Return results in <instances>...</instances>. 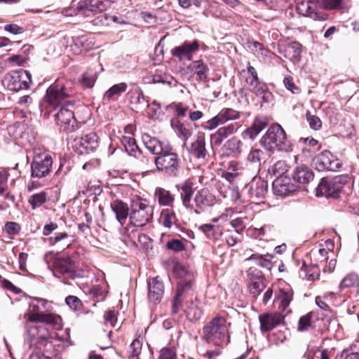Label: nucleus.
<instances>
[{"instance_id":"44","label":"nucleus","mask_w":359,"mask_h":359,"mask_svg":"<svg viewBox=\"0 0 359 359\" xmlns=\"http://www.w3.org/2000/svg\"><path fill=\"white\" fill-rule=\"evenodd\" d=\"M185 312L187 318L190 321H197L200 320L202 316V310L199 308L198 305L194 302L190 303V305L188 306Z\"/></svg>"},{"instance_id":"13","label":"nucleus","mask_w":359,"mask_h":359,"mask_svg":"<svg viewBox=\"0 0 359 359\" xmlns=\"http://www.w3.org/2000/svg\"><path fill=\"white\" fill-rule=\"evenodd\" d=\"M240 112L231 108H223L215 116L206 122L204 128L207 130H212L220 125L228 121L238 119Z\"/></svg>"},{"instance_id":"53","label":"nucleus","mask_w":359,"mask_h":359,"mask_svg":"<svg viewBox=\"0 0 359 359\" xmlns=\"http://www.w3.org/2000/svg\"><path fill=\"white\" fill-rule=\"evenodd\" d=\"M68 264V260H59L56 263V270L62 275H67L68 277L73 278L74 272L72 266Z\"/></svg>"},{"instance_id":"30","label":"nucleus","mask_w":359,"mask_h":359,"mask_svg":"<svg viewBox=\"0 0 359 359\" xmlns=\"http://www.w3.org/2000/svg\"><path fill=\"white\" fill-rule=\"evenodd\" d=\"M39 332L40 331L36 326H31L27 328L28 340L30 342L29 348L43 344L48 341V337Z\"/></svg>"},{"instance_id":"47","label":"nucleus","mask_w":359,"mask_h":359,"mask_svg":"<svg viewBox=\"0 0 359 359\" xmlns=\"http://www.w3.org/2000/svg\"><path fill=\"white\" fill-rule=\"evenodd\" d=\"M248 161L259 167L262 161H265L264 153L259 149H252L247 157Z\"/></svg>"},{"instance_id":"21","label":"nucleus","mask_w":359,"mask_h":359,"mask_svg":"<svg viewBox=\"0 0 359 359\" xmlns=\"http://www.w3.org/2000/svg\"><path fill=\"white\" fill-rule=\"evenodd\" d=\"M278 52L293 63H297L301 60L302 45L299 42L292 41L286 46H279Z\"/></svg>"},{"instance_id":"3","label":"nucleus","mask_w":359,"mask_h":359,"mask_svg":"<svg viewBox=\"0 0 359 359\" xmlns=\"http://www.w3.org/2000/svg\"><path fill=\"white\" fill-rule=\"evenodd\" d=\"M72 95V91L62 81L57 80L48 88L43 100L46 107L56 109L62 106L73 105L74 101L67 100Z\"/></svg>"},{"instance_id":"35","label":"nucleus","mask_w":359,"mask_h":359,"mask_svg":"<svg viewBox=\"0 0 359 359\" xmlns=\"http://www.w3.org/2000/svg\"><path fill=\"white\" fill-rule=\"evenodd\" d=\"M266 125L267 123L264 118H257L255 119L252 126L244 131L243 134L251 140H253L266 128Z\"/></svg>"},{"instance_id":"20","label":"nucleus","mask_w":359,"mask_h":359,"mask_svg":"<svg viewBox=\"0 0 359 359\" xmlns=\"http://www.w3.org/2000/svg\"><path fill=\"white\" fill-rule=\"evenodd\" d=\"M164 294V285L158 278H154L148 283V299L150 303L157 304L161 302Z\"/></svg>"},{"instance_id":"14","label":"nucleus","mask_w":359,"mask_h":359,"mask_svg":"<svg viewBox=\"0 0 359 359\" xmlns=\"http://www.w3.org/2000/svg\"><path fill=\"white\" fill-rule=\"evenodd\" d=\"M55 119L56 124L63 128L67 133L73 132L78 127L74 112L65 107H61L59 111L55 115Z\"/></svg>"},{"instance_id":"54","label":"nucleus","mask_w":359,"mask_h":359,"mask_svg":"<svg viewBox=\"0 0 359 359\" xmlns=\"http://www.w3.org/2000/svg\"><path fill=\"white\" fill-rule=\"evenodd\" d=\"M142 344L138 339H135L133 341L130 346V355L129 359H138V356L142 351Z\"/></svg>"},{"instance_id":"7","label":"nucleus","mask_w":359,"mask_h":359,"mask_svg":"<svg viewBox=\"0 0 359 359\" xmlns=\"http://www.w3.org/2000/svg\"><path fill=\"white\" fill-rule=\"evenodd\" d=\"M3 82L12 91L28 89L32 82L31 74L24 69L12 71L4 76Z\"/></svg>"},{"instance_id":"6","label":"nucleus","mask_w":359,"mask_h":359,"mask_svg":"<svg viewBox=\"0 0 359 359\" xmlns=\"http://www.w3.org/2000/svg\"><path fill=\"white\" fill-rule=\"evenodd\" d=\"M348 179V176L344 175L335 176L331 180L323 178L316 188V195L337 198Z\"/></svg>"},{"instance_id":"49","label":"nucleus","mask_w":359,"mask_h":359,"mask_svg":"<svg viewBox=\"0 0 359 359\" xmlns=\"http://www.w3.org/2000/svg\"><path fill=\"white\" fill-rule=\"evenodd\" d=\"M255 232L258 236H264L267 239H272L276 236V229L271 224H265L259 229H255Z\"/></svg>"},{"instance_id":"46","label":"nucleus","mask_w":359,"mask_h":359,"mask_svg":"<svg viewBox=\"0 0 359 359\" xmlns=\"http://www.w3.org/2000/svg\"><path fill=\"white\" fill-rule=\"evenodd\" d=\"M242 142L237 137H233L226 142L224 147L231 154H238L241 152Z\"/></svg>"},{"instance_id":"62","label":"nucleus","mask_w":359,"mask_h":359,"mask_svg":"<svg viewBox=\"0 0 359 359\" xmlns=\"http://www.w3.org/2000/svg\"><path fill=\"white\" fill-rule=\"evenodd\" d=\"M65 302L70 309L75 311L78 310L81 305L80 299L76 296H68L65 299Z\"/></svg>"},{"instance_id":"10","label":"nucleus","mask_w":359,"mask_h":359,"mask_svg":"<svg viewBox=\"0 0 359 359\" xmlns=\"http://www.w3.org/2000/svg\"><path fill=\"white\" fill-rule=\"evenodd\" d=\"M200 41L197 39L184 41L171 50V54L180 61H191L193 55L199 50Z\"/></svg>"},{"instance_id":"33","label":"nucleus","mask_w":359,"mask_h":359,"mask_svg":"<svg viewBox=\"0 0 359 359\" xmlns=\"http://www.w3.org/2000/svg\"><path fill=\"white\" fill-rule=\"evenodd\" d=\"M172 127L177 135L184 140V145H186L187 140L191 137L193 130L190 125L184 124L180 121L172 123Z\"/></svg>"},{"instance_id":"16","label":"nucleus","mask_w":359,"mask_h":359,"mask_svg":"<svg viewBox=\"0 0 359 359\" xmlns=\"http://www.w3.org/2000/svg\"><path fill=\"white\" fill-rule=\"evenodd\" d=\"M318 7L317 1L309 0L299 4L297 8L299 13L304 16L309 17L314 20H326L328 18V15L325 13L317 12Z\"/></svg>"},{"instance_id":"60","label":"nucleus","mask_w":359,"mask_h":359,"mask_svg":"<svg viewBox=\"0 0 359 359\" xmlns=\"http://www.w3.org/2000/svg\"><path fill=\"white\" fill-rule=\"evenodd\" d=\"M104 323L106 325H109L112 327H115L117 318L116 316V313L114 311L109 310L106 311L104 316Z\"/></svg>"},{"instance_id":"25","label":"nucleus","mask_w":359,"mask_h":359,"mask_svg":"<svg viewBox=\"0 0 359 359\" xmlns=\"http://www.w3.org/2000/svg\"><path fill=\"white\" fill-rule=\"evenodd\" d=\"M105 4L100 0H86L79 3V8L85 15L95 14L98 11L106 9Z\"/></svg>"},{"instance_id":"4","label":"nucleus","mask_w":359,"mask_h":359,"mask_svg":"<svg viewBox=\"0 0 359 359\" xmlns=\"http://www.w3.org/2000/svg\"><path fill=\"white\" fill-rule=\"evenodd\" d=\"M154 164L158 171L170 177H176L181 169L182 161L172 147L167 145L161 154L154 157Z\"/></svg>"},{"instance_id":"29","label":"nucleus","mask_w":359,"mask_h":359,"mask_svg":"<svg viewBox=\"0 0 359 359\" xmlns=\"http://www.w3.org/2000/svg\"><path fill=\"white\" fill-rule=\"evenodd\" d=\"M111 207L116 214V219L123 225L130 215L128 205L120 200H116L111 204Z\"/></svg>"},{"instance_id":"41","label":"nucleus","mask_w":359,"mask_h":359,"mask_svg":"<svg viewBox=\"0 0 359 359\" xmlns=\"http://www.w3.org/2000/svg\"><path fill=\"white\" fill-rule=\"evenodd\" d=\"M355 287L359 288V276L354 273L346 275L341 281L339 289Z\"/></svg>"},{"instance_id":"31","label":"nucleus","mask_w":359,"mask_h":359,"mask_svg":"<svg viewBox=\"0 0 359 359\" xmlns=\"http://www.w3.org/2000/svg\"><path fill=\"white\" fill-rule=\"evenodd\" d=\"M313 177V171L305 165L296 168L293 174L294 180L301 184L309 183Z\"/></svg>"},{"instance_id":"34","label":"nucleus","mask_w":359,"mask_h":359,"mask_svg":"<svg viewBox=\"0 0 359 359\" xmlns=\"http://www.w3.org/2000/svg\"><path fill=\"white\" fill-rule=\"evenodd\" d=\"M189 68L194 71V74L198 81H205L208 76L209 68L202 60L194 61Z\"/></svg>"},{"instance_id":"56","label":"nucleus","mask_w":359,"mask_h":359,"mask_svg":"<svg viewBox=\"0 0 359 359\" xmlns=\"http://www.w3.org/2000/svg\"><path fill=\"white\" fill-rule=\"evenodd\" d=\"M130 102L133 104L140 105L145 102L147 103L148 100H146L142 90L137 88L133 92V95L130 96Z\"/></svg>"},{"instance_id":"12","label":"nucleus","mask_w":359,"mask_h":359,"mask_svg":"<svg viewBox=\"0 0 359 359\" xmlns=\"http://www.w3.org/2000/svg\"><path fill=\"white\" fill-rule=\"evenodd\" d=\"M287 170V165L284 161H277L271 168L270 172L277 178L273 183L276 193L280 195H287L292 189L280 179Z\"/></svg>"},{"instance_id":"5","label":"nucleus","mask_w":359,"mask_h":359,"mask_svg":"<svg viewBox=\"0 0 359 359\" xmlns=\"http://www.w3.org/2000/svg\"><path fill=\"white\" fill-rule=\"evenodd\" d=\"M153 214V207L146 201H134L129 215L130 223L134 226L143 227L152 219Z\"/></svg>"},{"instance_id":"40","label":"nucleus","mask_w":359,"mask_h":359,"mask_svg":"<svg viewBox=\"0 0 359 359\" xmlns=\"http://www.w3.org/2000/svg\"><path fill=\"white\" fill-rule=\"evenodd\" d=\"M250 90L265 102H269L272 97V94L269 91L266 84L261 81L254 88H250Z\"/></svg>"},{"instance_id":"59","label":"nucleus","mask_w":359,"mask_h":359,"mask_svg":"<svg viewBox=\"0 0 359 359\" xmlns=\"http://www.w3.org/2000/svg\"><path fill=\"white\" fill-rule=\"evenodd\" d=\"M283 83L285 88L293 94L300 93L301 89L294 83L293 78L292 76H285L283 80Z\"/></svg>"},{"instance_id":"36","label":"nucleus","mask_w":359,"mask_h":359,"mask_svg":"<svg viewBox=\"0 0 359 359\" xmlns=\"http://www.w3.org/2000/svg\"><path fill=\"white\" fill-rule=\"evenodd\" d=\"M155 197L159 204L163 206H171L175 201V197L170 191L160 187L156 189Z\"/></svg>"},{"instance_id":"19","label":"nucleus","mask_w":359,"mask_h":359,"mask_svg":"<svg viewBox=\"0 0 359 359\" xmlns=\"http://www.w3.org/2000/svg\"><path fill=\"white\" fill-rule=\"evenodd\" d=\"M176 187L180 191V196L183 205L187 209H194V206L191 204L192 196L195 192L194 182L188 179L178 184Z\"/></svg>"},{"instance_id":"26","label":"nucleus","mask_w":359,"mask_h":359,"mask_svg":"<svg viewBox=\"0 0 359 359\" xmlns=\"http://www.w3.org/2000/svg\"><path fill=\"white\" fill-rule=\"evenodd\" d=\"M191 290V280L184 281L181 280L177 283V288L176 295L172 304V314H177L182 306V297L184 292Z\"/></svg>"},{"instance_id":"55","label":"nucleus","mask_w":359,"mask_h":359,"mask_svg":"<svg viewBox=\"0 0 359 359\" xmlns=\"http://www.w3.org/2000/svg\"><path fill=\"white\" fill-rule=\"evenodd\" d=\"M173 273L180 280L178 281L184 280L188 281L191 280V285L192 284V280L191 278V276L187 273L184 267L180 264H175L173 267Z\"/></svg>"},{"instance_id":"15","label":"nucleus","mask_w":359,"mask_h":359,"mask_svg":"<svg viewBox=\"0 0 359 359\" xmlns=\"http://www.w3.org/2000/svg\"><path fill=\"white\" fill-rule=\"evenodd\" d=\"M196 208L191 210L196 215L201 214L208 207L214 205L216 203V197L210 193L208 189H201L198 191L194 198Z\"/></svg>"},{"instance_id":"37","label":"nucleus","mask_w":359,"mask_h":359,"mask_svg":"<svg viewBox=\"0 0 359 359\" xmlns=\"http://www.w3.org/2000/svg\"><path fill=\"white\" fill-rule=\"evenodd\" d=\"M122 144H123L126 151L130 156L137 158H140L142 153L138 146L137 145L136 140L132 137H123L122 139Z\"/></svg>"},{"instance_id":"1","label":"nucleus","mask_w":359,"mask_h":359,"mask_svg":"<svg viewBox=\"0 0 359 359\" xmlns=\"http://www.w3.org/2000/svg\"><path fill=\"white\" fill-rule=\"evenodd\" d=\"M230 323L225 318L216 316L203 328L204 340L221 348L226 347L231 341Z\"/></svg>"},{"instance_id":"52","label":"nucleus","mask_w":359,"mask_h":359,"mask_svg":"<svg viewBox=\"0 0 359 359\" xmlns=\"http://www.w3.org/2000/svg\"><path fill=\"white\" fill-rule=\"evenodd\" d=\"M40 320L38 322L45 323L48 325H60L62 322V318L60 316L54 314V313H43L42 316L39 318Z\"/></svg>"},{"instance_id":"51","label":"nucleus","mask_w":359,"mask_h":359,"mask_svg":"<svg viewBox=\"0 0 359 359\" xmlns=\"http://www.w3.org/2000/svg\"><path fill=\"white\" fill-rule=\"evenodd\" d=\"M97 79V72L91 69L85 72L81 78V83L83 86L92 88Z\"/></svg>"},{"instance_id":"38","label":"nucleus","mask_w":359,"mask_h":359,"mask_svg":"<svg viewBox=\"0 0 359 359\" xmlns=\"http://www.w3.org/2000/svg\"><path fill=\"white\" fill-rule=\"evenodd\" d=\"M273 257V256L269 254L265 255L253 254L248 258V260L253 261L257 265L270 270L272 267L271 259Z\"/></svg>"},{"instance_id":"8","label":"nucleus","mask_w":359,"mask_h":359,"mask_svg":"<svg viewBox=\"0 0 359 359\" xmlns=\"http://www.w3.org/2000/svg\"><path fill=\"white\" fill-rule=\"evenodd\" d=\"M53 159L48 154H36L31 163V177L41 179L48 176L52 168Z\"/></svg>"},{"instance_id":"48","label":"nucleus","mask_w":359,"mask_h":359,"mask_svg":"<svg viewBox=\"0 0 359 359\" xmlns=\"http://www.w3.org/2000/svg\"><path fill=\"white\" fill-rule=\"evenodd\" d=\"M147 114L150 119H157L163 113L160 103L156 100H154L150 104L147 102Z\"/></svg>"},{"instance_id":"18","label":"nucleus","mask_w":359,"mask_h":359,"mask_svg":"<svg viewBox=\"0 0 359 359\" xmlns=\"http://www.w3.org/2000/svg\"><path fill=\"white\" fill-rule=\"evenodd\" d=\"M47 301L40 298H33L29 303V309L24 313V318L32 323H38L43 315L42 309L46 308Z\"/></svg>"},{"instance_id":"9","label":"nucleus","mask_w":359,"mask_h":359,"mask_svg":"<svg viewBox=\"0 0 359 359\" xmlns=\"http://www.w3.org/2000/svg\"><path fill=\"white\" fill-rule=\"evenodd\" d=\"M98 147L99 137L95 133H90L81 137H76L72 143V149L79 154L93 152Z\"/></svg>"},{"instance_id":"63","label":"nucleus","mask_w":359,"mask_h":359,"mask_svg":"<svg viewBox=\"0 0 359 359\" xmlns=\"http://www.w3.org/2000/svg\"><path fill=\"white\" fill-rule=\"evenodd\" d=\"M306 118L309 123L310 127L313 130H318L322 126V123L320 119L314 115H311L310 114H306Z\"/></svg>"},{"instance_id":"43","label":"nucleus","mask_w":359,"mask_h":359,"mask_svg":"<svg viewBox=\"0 0 359 359\" xmlns=\"http://www.w3.org/2000/svg\"><path fill=\"white\" fill-rule=\"evenodd\" d=\"M293 297V292L290 290H280L278 296L276 297L277 301L280 302V308L283 311H285L289 306Z\"/></svg>"},{"instance_id":"28","label":"nucleus","mask_w":359,"mask_h":359,"mask_svg":"<svg viewBox=\"0 0 359 359\" xmlns=\"http://www.w3.org/2000/svg\"><path fill=\"white\" fill-rule=\"evenodd\" d=\"M268 184L264 180L260 178L255 179L251 183L249 194L252 198H264L267 193Z\"/></svg>"},{"instance_id":"39","label":"nucleus","mask_w":359,"mask_h":359,"mask_svg":"<svg viewBox=\"0 0 359 359\" xmlns=\"http://www.w3.org/2000/svg\"><path fill=\"white\" fill-rule=\"evenodd\" d=\"M151 83H162L167 85L170 88L177 87L179 84L173 76L168 74H154L151 76Z\"/></svg>"},{"instance_id":"17","label":"nucleus","mask_w":359,"mask_h":359,"mask_svg":"<svg viewBox=\"0 0 359 359\" xmlns=\"http://www.w3.org/2000/svg\"><path fill=\"white\" fill-rule=\"evenodd\" d=\"M247 275L249 280L248 288L250 292L255 296L259 294L265 287L262 271L257 269L250 267L247 271Z\"/></svg>"},{"instance_id":"57","label":"nucleus","mask_w":359,"mask_h":359,"mask_svg":"<svg viewBox=\"0 0 359 359\" xmlns=\"http://www.w3.org/2000/svg\"><path fill=\"white\" fill-rule=\"evenodd\" d=\"M166 247L168 249L174 251L175 252H179L185 250V246L183 243L178 239H172L169 241Z\"/></svg>"},{"instance_id":"42","label":"nucleus","mask_w":359,"mask_h":359,"mask_svg":"<svg viewBox=\"0 0 359 359\" xmlns=\"http://www.w3.org/2000/svg\"><path fill=\"white\" fill-rule=\"evenodd\" d=\"M161 220L163 225L170 229L173 224H176L177 219L175 212L172 209H164L161 211Z\"/></svg>"},{"instance_id":"58","label":"nucleus","mask_w":359,"mask_h":359,"mask_svg":"<svg viewBox=\"0 0 359 359\" xmlns=\"http://www.w3.org/2000/svg\"><path fill=\"white\" fill-rule=\"evenodd\" d=\"M311 313H307L306 315L300 318L299 320L298 330L303 332L307 330L311 325Z\"/></svg>"},{"instance_id":"2","label":"nucleus","mask_w":359,"mask_h":359,"mask_svg":"<svg viewBox=\"0 0 359 359\" xmlns=\"http://www.w3.org/2000/svg\"><path fill=\"white\" fill-rule=\"evenodd\" d=\"M259 142L269 156L276 150L287 151L288 147L286 133L278 123L273 124L268 128Z\"/></svg>"},{"instance_id":"45","label":"nucleus","mask_w":359,"mask_h":359,"mask_svg":"<svg viewBox=\"0 0 359 359\" xmlns=\"http://www.w3.org/2000/svg\"><path fill=\"white\" fill-rule=\"evenodd\" d=\"M46 201L47 194L45 191H41L32 195L28 199V203L32 206V210H35L43 205Z\"/></svg>"},{"instance_id":"64","label":"nucleus","mask_w":359,"mask_h":359,"mask_svg":"<svg viewBox=\"0 0 359 359\" xmlns=\"http://www.w3.org/2000/svg\"><path fill=\"white\" fill-rule=\"evenodd\" d=\"M159 359H176L175 351L171 348H163L161 351Z\"/></svg>"},{"instance_id":"11","label":"nucleus","mask_w":359,"mask_h":359,"mask_svg":"<svg viewBox=\"0 0 359 359\" xmlns=\"http://www.w3.org/2000/svg\"><path fill=\"white\" fill-rule=\"evenodd\" d=\"M313 162L316 169L318 171H336L341 165L340 161L327 150L316 156Z\"/></svg>"},{"instance_id":"22","label":"nucleus","mask_w":359,"mask_h":359,"mask_svg":"<svg viewBox=\"0 0 359 359\" xmlns=\"http://www.w3.org/2000/svg\"><path fill=\"white\" fill-rule=\"evenodd\" d=\"M283 316L280 313H264L259 316L260 329L262 332H266L283 321Z\"/></svg>"},{"instance_id":"27","label":"nucleus","mask_w":359,"mask_h":359,"mask_svg":"<svg viewBox=\"0 0 359 359\" xmlns=\"http://www.w3.org/2000/svg\"><path fill=\"white\" fill-rule=\"evenodd\" d=\"M142 140L145 147L156 156L161 154L167 145L163 143L157 138L153 137L147 133H144L142 136Z\"/></svg>"},{"instance_id":"24","label":"nucleus","mask_w":359,"mask_h":359,"mask_svg":"<svg viewBox=\"0 0 359 359\" xmlns=\"http://www.w3.org/2000/svg\"><path fill=\"white\" fill-rule=\"evenodd\" d=\"M189 153L197 158H205L206 156L205 137L203 133H198L196 139L187 148Z\"/></svg>"},{"instance_id":"32","label":"nucleus","mask_w":359,"mask_h":359,"mask_svg":"<svg viewBox=\"0 0 359 359\" xmlns=\"http://www.w3.org/2000/svg\"><path fill=\"white\" fill-rule=\"evenodd\" d=\"M198 229L205 235L207 238L212 241L219 240L223 234L222 229L217 225L205 224L201 225Z\"/></svg>"},{"instance_id":"23","label":"nucleus","mask_w":359,"mask_h":359,"mask_svg":"<svg viewBox=\"0 0 359 359\" xmlns=\"http://www.w3.org/2000/svg\"><path fill=\"white\" fill-rule=\"evenodd\" d=\"M240 128L238 123H232L219 128L211 135V142L214 145L219 146L223 140L237 132Z\"/></svg>"},{"instance_id":"61","label":"nucleus","mask_w":359,"mask_h":359,"mask_svg":"<svg viewBox=\"0 0 359 359\" xmlns=\"http://www.w3.org/2000/svg\"><path fill=\"white\" fill-rule=\"evenodd\" d=\"M75 45H80L84 50H89L93 48V43L92 41H88V37L87 36L83 35L76 39Z\"/></svg>"},{"instance_id":"50","label":"nucleus","mask_w":359,"mask_h":359,"mask_svg":"<svg viewBox=\"0 0 359 359\" xmlns=\"http://www.w3.org/2000/svg\"><path fill=\"white\" fill-rule=\"evenodd\" d=\"M127 84L126 83H120L111 86L104 94L105 97L111 99L116 95H119L121 93L125 92L127 89Z\"/></svg>"}]
</instances>
